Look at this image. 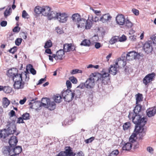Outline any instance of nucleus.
I'll list each match as a JSON object with an SVG mask.
<instances>
[{"label":"nucleus","instance_id":"nucleus-1","mask_svg":"<svg viewBox=\"0 0 156 156\" xmlns=\"http://www.w3.org/2000/svg\"><path fill=\"white\" fill-rule=\"evenodd\" d=\"M95 80L99 81V77L96 73H92L84 83V87L88 89L93 88L95 85Z\"/></svg>","mask_w":156,"mask_h":156},{"label":"nucleus","instance_id":"nucleus-2","mask_svg":"<svg viewBox=\"0 0 156 156\" xmlns=\"http://www.w3.org/2000/svg\"><path fill=\"white\" fill-rule=\"evenodd\" d=\"M132 122L136 124L135 126L138 127H143L147 122L146 119L144 118H141L139 114H137L134 118L133 119Z\"/></svg>","mask_w":156,"mask_h":156},{"label":"nucleus","instance_id":"nucleus-3","mask_svg":"<svg viewBox=\"0 0 156 156\" xmlns=\"http://www.w3.org/2000/svg\"><path fill=\"white\" fill-rule=\"evenodd\" d=\"M62 94L65 101L69 102L73 99L75 94L71 90H69L62 91Z\"/></svg>","mask_w":156,"mask_h":156},{"label":"nucleus","instance_id":"nucleus-4","mask_svg":"<svg viewBox=\"0 0 156 156\" xmlns=\"http://www.w3.org/2000/svg\"><path fill=\"white\" fill-rule=\"evenodd\" d=\"M16 126L15 124L12 123H10L8 126V128L6 130V134L8 136L9 134H15L17 135L19 133L16 131Z\"/></svg>","mask_w":156,"mask_h":156},{"label":"nucleus","instance_id":"nucleus-5","mask_svg":"<svg viewBox=\"0 0 156 156\" xmlns=\"http://www.w3.org/2000/svg\"><path fill=\"white\" fill-rule=\"evenodd\" d=\"M125 53L124 52L121 56L118 58L115 62L116 66L119 67H124L126 64V60L125 58Z\"/></svg>","mask_w":156,"mask_h":156},{"label":"nucleus","instance_id":"nucleus-6","mask_svg":"<svg viewBox=\"0 0 156 156\" xmlns=\"http://www.w3.org/2000/svg\"><path fill=\"white\" fill-rule=\"evenodd\" d=\"M143 49L144 51L147 54L151 53L153 50L152 41H148L146 42L143 45Z\"/></svg>","mask_w":156,"mask_h":156},{"label":"nucleus","instance_id":"nucleus-7","mask_svg":"<svg viewBox=\"0 0 156 156\" xmlns=\"http://www.w3.org/2000/svg\"><path fill=\"white\" fill-rule=\"evenodd\" d=\"M155 76V74L154 73L147 75L143 79L144 83L146 85H148L154 80Z\"/></svg>","mask_w":156,"mask_h":156},{"label":"nucleus","instance_id":"nucleus-8","mask_svg":"<svg viewBox=\"0 0 156 156\" xmlns=\"http://www.w3.org/2000/svg\"><path fill=\"white\" fill-rule=\"evenodd\" d=\"M135 131L136 132L137 135H139V138L140 139H142L143 137L146 134L145 131H144V128L143 127H138L136 126L135 128Z\"/></svg>","mask_w":156,"mask_h":156},{"label":"nucleus","instance_id":"nucleus-9","mask_svg":"<svg viewBox=\"0 0 156 156\" xmlns=\"http://www.w3.org/2000/svg\"><path fill=\"white\" fill-rule=\"evenodd\" d=\"M68 16V15L65 13L59 12L57 14V19L60 23H65L67 20Z\"/></svg>","mask_w":156,"mask_h":156},{"label":"nucleus","instance_id":"nucleus-10","mask_svg":"<svg viewBox=\"0 0 156 156\" xmlns=\"http://www.w3.org/2000/svg\"><path fill=\"white\" fill-rule=\"evenodd\" d=\"M44 100L46 101L47 103L41 102V105H42L43 106H45L47 105L48 106V108L51 110H53L55 108V104L54 101L50 102L48 103V102L47 101V98H42V101H43Z\"/></svg>","mask_w":156,"mask_h":156},{"label":"nucleus","instance_id":"nucleus-11","mask_svg":"<svg viewBox=\"0 0 156 156\" xmlns=\"http://www.w3.org/2000/svg\"><path fill=\"white\" fill-rule=\"evenodd\" d=\"M125 55L126 59L129 61L134 59L137 55V53L134 51L129 52L127 54L125 53Z\"/></svg>","mask_w":156,"mask_h":156},{"label":"nucleus","instance_id":"nucleus-12","mask_svg":"<svg viewBox=\"0 0 156 156\" xmlns=\"http://www.w3.org/2000/svg\"><path fill=\"white\" fill-rule=\"evenodd\" d=\"M125 20V17L122 14H119L116 17V22L119 25H124Z\"/></svg>","mask_w":156,"mask_h":156},{"label":"nucleus","instance_id":"nucleus-13","mask_svg":"<svg viewBox=\"0 0 156 156\" xmlns=\"http://www.w3.org/2000/svg\"><path fill=\"white\" fill-rule=\"evenodd\" d=\"M65 150V151L63 152L65 154V156H75L76 154L73 152L72 148L70 147H66Z\"/></svg>","mask_w":156,"mask_h":156},{"label":"nucleus","instance_id":"nucleus-14","mask_svg":"<svg viewBox=\"0 0 156 156\" xmlns=\"http://www.w3.org/2000/svg\"><path fill=\"white\" fill-rule=\"evenodd\" d=\"M13 148L9 146H5L3 147L2 151L3 154L5 156H9L13 152Z\"/></svg>","mask_w":156,"mask_h":156},{"label":"nucleus","instance_id":"nucleus-15","mask_svg":"<svg viewBox=\"0 0 156 156\" xmlns=\"http://www.w3.org/2000/svg\"><path fill=\"white\" fill-rule=\"evenodd\" d=\"M17 142L18 140L17 137L16 136H12L9 141L10 147L12 148H14L16 146Z\"/></svg>","mask_w":156,"mask_h":156},{"label":"nucleus","instance_id":"nucleus-16","mask_svg":"<svg viewBox=\"0 0 156 156\" xmlns=\"http://www.w3.org/2000/svg\"><path fill=\"white\" fill-rule=\"evenodd\" d=\"M24 83L22 81H19L14 82V87L16 89H22L24 88Z\"/></svg>","mask_w":156,"mask_h":156},{"label":"nucleus","instance_id":"nucleus-17","mask_svg":"<svg viewBox=\"0 0 156 156\" xmlns=\"http://www.w3.org/2000/svg\"><path fill=\"white\" fill-rule=\"evenodd\" d=\"M74 47L71 44H66L64 45L63 50L65 52H68L70 51H73L75 49Z\"/></svg>","mask_w":156,"mask_h":156},{"label":"nucleus","instance_id":"nucleus-18","mask_svg":"<svg viewBox=\"0 0 156 156\" xmlns=\"http://www.w3.org/2000/svg\"><path fill=\"white\" fill-rule=\"evenodd\" d=\"M111 18L112 17L109 14H105L100 18L99 20L104 23L107 22L108 20H110Z\"/></svg>","mask_w":156,"mask_h":156},{"label":"nucleus","instance_id":"nucleus-19","mask_svg":"<svg viewBox=\"0 0 156 156\" xmlns=\"http://www.w3.org/2000/svg\"><path fill=\"white\" fill-rule=\"evenodd\" d=\"M93 21V18L91 19L88 18L87 20H86L85 29L86 30L90 29L92 26Z\"/></svg>","mask_w":156,"mask_h":156},{"label":"nucleus","instance_id":"nucleus-20","mask_svg":"<svg viewBox=\"0 0 156 156\" xmlns=\"http://www.w3.org/2000/svg\"><path fill=\"white\" fill-rule=\"evenodd\" d=\"M146 112L147 115L149 117H151L156 113V108H149L147 110Z\"/></svg>","mask_w":156,"mask_h":156},{"label":"nucleus","instance_id":"nucleus-21","mask_svg":"<svg viewBox=\"0 0 156 156\" xmlns=\"http://www.w3.org/2000/svg\"><path fill=\"white\" fill-rule=\"evenodd\" d=\"M86 19L84 18H81L80 20L77 21L76 24L77 25L78 28H84L85 27Z\"/></svg>","mask_w":156,"mask_h":156},{"label":"nucleus","instance_id":"nucleus-22","mask_svg":"<svg viewBox=\"0 0 156 156\" xmlns=\"http://www.w3.org/2000/svg\"><path fill=\"white\" fill-rule=\"evenodd\" d=\"M64 51L62 49H60L57 51L55 56L57 60H62L64 55Z\"/></svg>","mask_w":156,"mask_h":156},{"label":"nucleus","instance_id":"nucleus-23","mask_svg":"<svg viewBox=\"0 0 156 156\" xmlns=\"http://www.w3.org/2000/svg\"><path fill=\"white\" fill-rule=\"evenodd\" d=\"M51 11V8L48 6L43 7L42 14L43 15L47 16Z\"/></svg>","mask_w":156,"mask_h":156},{"label":"nucleus","instance_id":"nucleus-24","mask_svg":"<svg viewBox=\"0 0 156 156\" xmlns=\"http://www.w3.org/2000/svg\"><path fill=\"white\" fill-rule=\"evenodd\" d=\"M115 66V64L113 65H111L109 71V73L113 75H116L117 72V68L118 67Z\"/></svg>","mask_w":156,"mask_h":156},{"label":"nucleus","instance_id":"nucleus-25","mask_svg":"<svg viewBox=\"0 0 156 156\" xmlns=\"http://www.w3.org/2000/svg\"><path fill=\"white\" fill-rule=\"evenodd\" d=\"M72 19L75 23H76L81 19L80 15L78 13L73 14L72 16Z\"/></svg>","mask_w":156,"mask_h":156},{"label":"nucleus","instance_id":"nucleus-26","mask_svg":"<svg viewBox=\"0 0 156 156\" xmlns=\"http://www.w3.org/2000/svg\"><path fill=\"white\" fill-rule=\"evenodd\" d=\"M10 103V101L7 98L4 97L2 98V106L4 108H7Z\"/></svg>","mask_w":156,"mask_h":156},{"label":"nucleus","instance_id":"nucleus-27","mask_svg":"<svg viewBox=\"0 0 156 156\" xmlns=\"http://www.w3.org/2000/svg\"><path fill=\"white\" fill-rule=\"evenodd\" d=\"M43 7H41L39 6H37L34 9L35 14L36 16H38L42 13Z\"/></svg>","mask_w":156,"mask_h":156},{"label":"nucleus","instance_id":"nucleus-28","mask_svg":"<svg viewBox=\"0 0 156 156\" xmlns=\"http://www.w3.org/2000/svg\"><path fill=\"white\" fill-rule=\"evenodd\" d=\"M58 13L54 11H50L49 15H48L47 17L50 19L51 20L52 19H57V14Z\"/></svg>","mask_w":156,"mask_h":156},{"label":"nucleus","instance_id":"nucleus-29","mask_svg":"<svg viewBox=\"0 0 156 156\" xmlns=\"http://www.w3.org/2000/svg\"><path fill=\"white\" fill-rule=\"evenodd\" d=\"M12 79L14 82L22 81V74L17 73L16 74H15L13 76Z\"/></svg>","mask_w":156,"mask_h":156},{"label":"nucleus","instance_id":"nucleus-30","mask_svg":"<svg viewBox=\"0 0 156 156\" xmlns=\"http://www.w3.org/2000/svg\"><path fill=\"white\" fill-rule=\"evenodd\" d=\"M22 148L21 146H18L15 147L13 148L12 150L13 152L15 154L18 155L22 151Z\"/></svg>","mask_w":156,"mask_h":156},{"label":"nucleus","instance_id":"nucleus-31","mask_svg":"<svg viewBox=\"0 0 156 156\" xmlns=\"http://www.w3.org/2000/svg\"><path fill=\"white\" fill-rule=\"evenodd\" d=\"M136 104H139L142 101L143 99V95L140 93H138L136 95Z\"/></svg>","mask_w":156,"mask_h":156},{"label":"nucleus","instance_id":"nucleus-32","mask_svg":"<svg viewBox=\"0 0 156 156\" xmlns=\"http://www.w3.org/2000/svg\"><path fill=\"white\" fill-rule=\"evenodd\" d=\"M132 147V144L130 143H126L122 147L123 150L129 151L130 150Z\"/></svg>","mask_w":156,"mask_h":156},{"label":"nucleus","instance_id":"nucleus-33","mask_svg":"<svg viewBox=\"0 0 156 156\" xmlns=\"http://www.w3.org/2000/svg\"><path fill=\"white\" fill-rule=\"evenodd\" d=\"M136 133H133L130 136L129 138V141L130 143L133 144L136 142Z\"/></svg>","mask_w":156,"mask_h":156},{"label":"nucleus","instance_id":"nucleus-34","mask_svg":"<svg viewBox=\"0 0 156 156\" xmlns=\"http://www.w3.org/2000/svg\"><path fill=\"white\" fill-rule=\"evenodd\" d=\"M54 100L56 103H59L62 100L61 95L59 94H56L54 96Z\"/></svg>","mask_w":156,"mask_h":156},{"label":"nucleus","instance_id":"nucleus-35","mask_svg":"<svg viewBox=\"0 0 156 156\" xmlns=\"http://www.w3.org/2000/svg\"><path fill=\"white\" fill-rule=\"evenodd\" d=\"M136 105L133 111L137 114H139V113L141 109V105L139 104H136Z\"/></svg>","mask_w":156,"mask_h":156},{"label":"nucleus","instance_id":"nucleus-36","mask_svg":"<svg viewBox=\"0 0 156 156\" xmlns=\"http://www.w3.org/2000/svg\"><path fill=\"white\" fill-rule=\"evenodd\" d=\"M91 42L89 40L85 39L81 43L80 45L84 46H90Z\"/></svg>","mask_w":156,"mask_h":156},{"label":"nucleus","instance_id":"nucleus-37","mask_svg":"<svg viewBox=\"0 0 156 156\" xmlns=\"http://www.w3.org/2000/svg\"><path fill=\"white\" fill-rule=\"evenodd\" d=\"M27 68L30 69V72L33 75H35L36 73V71L33 68V66L31 64H29L27 66Z\"/></svg>","mask_w":156,"mask_h":156},{"label":"nucleus","instance_id":"nucleus-38","mask_svg":"<svg viewBox=\"0 0 156 156\" xmlns=\"http://www.w3.org/2000/svg\"><path fill=\"white\" fill-rule=\"evenodd\" d=\"M124 24L126 27L128 28H131L133 25V23L128 20H125Z\"/></svg>","mask_w":156,"mask_h":156},{"label":"nucleus","instance_id":"nucleus-39","mask_svg":"<svg viewBox=\"0 0 156 156\" xmlns=\"http://www.w3.org/2000/svg\"><path fill=\"white\" fill-rule=\"evenodd\" d=\"M3 91L5 93L9 94L12 92V88L9 86H4Z\"/></svg>","mask_w":156,"mask_h":156},{"label":"nucleus","instance_id":"nucleus-40","mask_svg":"<svg viewBox=\"0 0 156 156\" xmlns=\"http://www.w3.org/2000/svg\"><path fill=\"white\" fill-rule=\"evenodd\" d=\"M100 80L101 81L102 84L106 85L108 84V82L110 80L109 77H106L105 78H99V80Z\"/></svg>","mask_w":156,"mask_h":156},{"label":"nucleus","instance_id":"nucleus-41","mask_svg":"<svg viewBox=\"0 0 156 156\" xmlns=\"http://www.w3.org/2000/svg\"><path fill=\"white\" fill-rule=\"evenodd\" d=\"M131 127V124L129 122H126L123 125V129L124 130H127L130 128Z\"/></svg>","mask_w":156,"mask_h":156},{"label":"nucleus","instance_id":"nucleus-42","mask_svg":"<svg viewBox=\"0 0 156 156\" xmlns=\"http://www.w3.org/2000/svg\"><path fill=\"white\" fill-rule=\"evenodd\" d=\"M52 46V42L51 40H49L47 41L45 43L44 48H49L51 47Z\"/></svg>","mask_w":156,"mask_h":156},{"label":"nucleus","instance_id":"nucleus-43","mask_svg":"<svg viewBox=\"0 0 156 156\" xmlns=\"http://www.w3.org/2000/svg\"><path fill=\"white\" fill-rule=\"evenodd\" d=\"M137 114L133 111L132 112H130L128 116V118L129 120L132 119V120Z\"/></svg>","mask_w":156,"mask_h":156},{"label":"nucleus","instance_id":"nucleus-44","mask_svg":"<svg viewBox=\"0 0 156 156\" xmlns=\"http://www.w3.org/2000/svg\"><path fill=\"white\" fill-rule=\"evenodd\" d=\"M5 133V130H0V138H5L7 136L8 134H6Z\"/></svg>","mask_w":156,"mask_h":156},{"label":"nucleus","instance_id":"nucleus-45","mask_svg":"<svg viewBox=\"0 0 156 156\" xmlns=\"http://www.w3.org/2000/svg\"><path fill=\"white\" fill-rule=\"evenodd\" d=\"M96 74L98 75V76L99 77V78H104L106 77H108L109 75V74L108 73L106 72L102 74H98L97 73H96Z\"/></svg>","mask_w":156,"mask_h":156},{"label":"nucleus","instance_id":"nucleus-46","mask_svg":"<svg viewBox=\"0 0 156 156\" xmlns=\"http://www.w3.org/2000/svg\"><path fill=\"white\" fill-rule=\"evenodd\" d=\"M82 73V70L77 69H73L70 72V73L72 74H74L78 73Z\"/></svg>","mask_w":156,"mask_h":156},{"label":"nucleus","instance_id":"nucleus-47","mask_svg":"<svg viewBox=\"0 0 156 156\" xmlns=\"http://www.w3.org/2000/svg\"><path fill=\"white\" fill-rule=\"evenodd\" d=\"M22 118L24 120H26L30 119V115L28 113H25L23 114L22 116Z\"/></svg>","mask_w":156,"mask_h":156},{"label":"nucleus","instance_id":"nucleus-48","mask_svg":"<svg viewBox=\"0 0 156 156\" xmlns=\"http://www.w3.org/2000/svg\"><path fill=\"white\" fill-rule=\"evenodd\" d=\"M119 151L118 150H115L111 153L109 156H116L119 154Z\"/></svg>","mask_w":156,"mask_h":156},{"label":"nucleus","instance_id":"nucleus-49","mask_svg":"<svg viewBox=\"0 0 156 156\" xmlns=\"http://www.w3.org/2000/svg\"><path fill=\"white\" fill-rule=\"evenodd\" d=\"M90 9L93 11L94 13L97 16L101 15V11L100 10H95L93 8L90 7Z\"/></svg>","mask_w":156,"mask_h":156},{"label":"nucleus","instance_id":"nucleus-50","mask_svg":"<svg viewBox=\"0 0 156 156\" xmlns=\"http://www.w3.org/2000/svg\"><path fill=\"white\" fill-rule=\"evenodd\" d=\"M22 39L21 38H17L15 40V43L16 45L19 46L22 42Z\"/></svg>","mask_w":156,"mask_h":156},{"label":"nucleus","instance_id":"nucleus-51","mask_svg":"<svg viewBox=\"0 0 156 156\" xmlns=\"http://www.w3.org/2000/svg\"><path fill=\"white\" fill-rule=\"evenodd\" d=\"M117 41L118 40L115 37H113L112 38L109 42L110 44H113L117 42Z\"/></svg>","mask_w":156,"mask_h":156},{"label":"nucleus","instance_id":"nucleus-52","mask_svg":"<svg viewBox=\"0 0 156 156\" xmlns=\"http://www.w3.org/2000/svg\"><path fill=\"white\" fill-rule=\"evenodd\" d=\"M70 80L73 83H76L77 82L76 79L75 77L73 76L69 78Z\"/></svg>","mask_w":156,"mask_h":156},{"label":"nucleus","instance_id":"nucleus-53","mask_svg":"<svg viewBox=\"0 0 156 156\" xmlns=\"http://www.w3.org/2000/svg\"><path fill=\"white\" fill-rule=\"evenodd\" d=\"M133 146V148L134 149L138 148L139 147V144L138 142H135L132 144V146Z\"/></svg>","mask_w":156,"mask_h":156},{"label":"nucleus","instance_id":"nucleus-54","mask_svg":"<svg viewBox=\"0 0 156 156\" xmlns=\"http://www.w3.org/2000/svg\"><path fill=\"white\" fill-rule=\"evenodd\" d=\"M55 30L57 33L59 34H61L64 33L63 30L58 27L56 28Z\"/></svg>","mask_w":156,"mask_h":156},{"label":"nucleus","instance_id":"nucleus-55","mask_svg":"<svg viewBox=\"0 0 156 156\" xmlns=\"http://www.w3.org/2000/svg\"><path fill=\"white\" fill-rule=\"evenodd\" d=\"M17 50V47H14L9 50V51L10 52L14 54L16 51Z\"/></svg>","mask_w":156,"mask_h":156},{"label":"nucleus","instance_id":"nucleus-56","mask_svg":"<svg viewBox=\"0 0 156 156\" xmlns=\"http://www.w3.org/2000/svg\"><path fill=\"white\" fill-rule=\"evenodd\" d=\"M94 137H92L87 139L85 140V142L86 143L88 144L94 140Z\"/></svg>","mask_w":156,"mask_h":156},{"label":"nucleus","instance_id":"nucleus-57","mask_svg":"<svg viewBox=\"0 0 156 156\" xmlns=\"http://www.w3.org/2000/svg\"><path fill=\"white\" fill-rule=\"evenodd\" d=\"M132 11L133 13L136 16H138L139 15V12L137 9H133L132 10Z\"/></svg>","mask_w":156,"mask_h":156},{"label":"nucleus","instance_id":"nucleus-58","mask_svg":"<svg viewBox=\"0 0 156 156\" xmlns=\"http://www.w3.org/2000/svg\"><path fill=\"white\" fill-rule=\"evenodd\" d=\"M48 56H49V60L51 61V62H53V58H54L55 60H57V59H56L55 55V54H53L52 55H48Z\"/></svg>","mask_w":156,"mask_h":156},{"label":"nucleus","instance_id":"nucleus-59","mask_svg":"<svg viewBox=\"0 0 156 156\" xmlns=\"http://www.w3.org/2000/svg\"><path fill=\"white\" fill-rule=\"evenodd\" d=\"M66 85L68 88L70 89L71 88L72 84L70 81L68 80L66 81Z\"/></svg>","mask_w":156,"mask_h":156},{"label":"nucleus","instance_id":"nucleus-60","mask_svg":"<svg viewBox=\"0 0 156 156\" xmlns=\"http://www.w3.org/2000/svg\"><path fill=\"white\" fill-rule=\"evenodd\" d=\"M46 79L45 78H41L40 80L38 81V83L37 84V85H40L44 81H46Z\"/></svg>","mask_w":156,"mask_h":156},{"label":"nucleus","instance_id":"nucleus-61","mask_svg":"<svg viewBox=\"0 0 156 156\" xmlns=\"http://www.w3.org/2000/svg\"><path fill=\"white\" fill-rule=\"evenodd\" d=\"M20 28L18 26L16 27L13 29V31L15 32H18L20 30Z\"/></svg>","mask_w":156,"mask_h":156},{"label":"nucleus","instance_id":"nucleus-62","mask_svg":"<svg viewBox=\"0 0 156 156\" xmlns=\"http://www.w3.org/2000/svg\"><path fill=\"white\" fill-rule=\"evenodd\" d=\"M24 119L22 118V117H20L18 119V120L17 122V123H23L24 122L23 121Z\"/></svg>","mask_w":156,"mask_h":156},{"label":"nucleus","instance_id":"nucleus-63","mask_svg":"<svg viewBox=\"0 0 156 156\" xmlns=\"http://www.w3.org/2000/svg\"><path fill=\"white\" fill-rule=\"evenodd\" d=\"M28 15V14L26 11L23 10L22 13V17L23 18H25Z\"/></svg>","mask_w":156,"mask_h":156},{"label":"nucleus","instance_id":"nucleus-64","mask_svg":"<svg viewBox=\"0 0 156 156\" xmlns=\"http://www.w3.org/2000/svg\"><path fill=\"white\" fill-rule=\"evenodd\" d=\"M10 12L9 11H8L7 9H6L4 12V16L6 17L9 15H10Z\"/></svg>","mask_w":156,"mask_h":156}]
</instances>
